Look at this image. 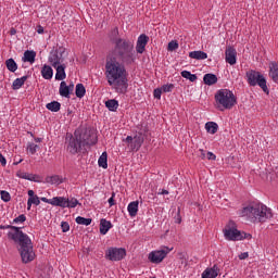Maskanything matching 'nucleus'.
<instances>
[{
  "instance_id": "obj_17",
  "label": "nucleus",
  "mask_w": 278,
  "mask_h": 278,
  "mask_svg": "<svg viewBox=\"0 0 278 278\" xmlns=\"http://www.w3.org/2000/svg\"><path fill=\"white\" fill-rule=\"evenodd\" d=\"M46 184H51L52 186H60V184H64V177L60 175L47 176Z\"/></svg>"
},
{
  "instance_id": "obj_56",
  "label": "nucleus",
  "mask_w": 278,
  "mask_h": 278,
  "mask_svg": "<svg viewBox=\"0 0 278 278\" xmlns=\"http://www.w3.org/2000/svg\"><path fill=\"white\" fill-rule=\"evenodd\" d=\"M114 195H115V193H113L112 197L109 199L110 207H112V205H114Z\"/></svg>"
},
{
  "instance_id": "obj_22",
  "label": "nucleus",
  "mask_w": 278,
  "mask_h": 278,
  "mask_svg": "<svg viewBox=\"0 0 278 278\" xmlns=\"http://www.w3.org/2000/svg\"><path fill=\"white\" fill-rule=\"evenodd\" d=\"M203 83L206 86H214V84H218V77L215 74H205L203 77Z\"/></svg>"
},
{
  "instance_id": "obj_36",
  "label": "nucleus",
  "mask_w": 278,
  "mask_h": 278,
  "mask_svg": "<svg viewBox=\"0 0 278 278\" xmlns=\"http://www.w3.org/2000/svg\"><path fill=\"white\" fill-rule=\"evenodd\" d=\"M31 205H40V198H38V195L28 198L27 210H31Z\"/></svg>"
},
{
  "instance_id": "obj_47",
  "label": "nucleus",
  "mask_w": 278,
  "mask_h": 278,
  "mask_svg": "<svg viewBox=\"0 0 278 278\" xmlns=\"http://www.w3.org/2000/svg\"><path fill=\"white\" fill-rule=\"evenodd\" d=\"M29 173H25V172H17V177H20V179H27Z\"/></svg>"
},
{
  "instance_id": "obj_9",
  "label": "nucleus",
  "mask_w": 278,
  "mask_h": 278,
  "mask_svg": "<svg viewBox=\"0 0 278 278\" xmlns=\"http://www.w3.org/2000/svg\"><path fill=\"white\" fill-rule=\"evenodd\" d=\"M173 251V249L163 248L162 250L153 251L149 254L148 260L152 264H162L164 262V258Z\"/></svg>"
},
{
  "instance_id": "obj_57",
  "label": "nucleus",
  "mask_w": 278,
  "mask_h": 278,
  "mask_svg": "<svg viewBox=\"0 0 278 278\" xmlns=\"http://www.w3.org/2000/svg\"><path fill=\"white\" fill-rule=\"evenodd\" d=\"M10 36H16V28L12 27L10 29Z\"/></svg>"
},
{
  "instance_id": "obj_7",
  "label": "nucleus",
  "mask_w": 278,
  "mask_h": 278,
  "mask_svg": "<svg viewBox=\"0 0 278 278\" xmlns=\"http://www.w3.org/2000/svg\"><path fill=\"white\" fill-rule=\"evenodd\" d=\"M245 75L250 86H260L265 94H269L270 90H268V86L266 85V77L262 73L251 70Z\"/></svg>"
},
{
  "instance_id": "obj_41",
  "label": "nucleus",
  "mask_w": 278,
  "mask_h": 278,
  "mask_svg": "<svg viewBox=\"0 0 278 278\" xmlns=\"http://www.w3.org/2000/svg\"><path fill=\"white\" fill-rule=\"evenodd\" d=\"M168 51H177V49H179V43L175 40H172L169 43H168V47H167Z\"/></svg>"
},
{
  "instance_id": "obj_55",
  "label": "nucleus",
  "mask_w": 278,
  "mask_h": 278,
  "mask_svg": "<svg viewBox=\"0 0 278 278\" xmlns=\"http://www.w3.org/2000/svg\"><path fill=\"white\" fill-rule=\"evenodd\" d=\"M200 151V157H201V160H205V151L203 150V149H200L199 150Z\"/></svg>"
},
{
  "instance_id": "obj_64",
  "label": "nucleus",
  "mask_w": 278,
  "mask_h": 278,
  "mask_svg": "<svg viewBox=\"0 0 278 278\" xmlns=\"http://www.w3.org/2000/svg\"><path fill=\"white\" fill-rule=\"evenodd\" d=\"M178 223H181V217L178 218Z\"/></svg>"
},
{
  "instance_id": "obj_11",
  "label": "nucleus",
  "mask_w": 278,
  "mask_h": 278,
  "mask_svg": "<svg viewBox=\"0 0 278 278\" xmlns=\"http://www.w3.org/2000/svg\"><path fill=\"white\" fill-rule=\"evenodd\" d=\"M127 255V251L123 248H111L106 252V257L111 262H121Z\"/></svg>"
},
{
  "instance_id": "obj_3",
  "label": "nucleus",
  "mask_w": 278,
  "mask_h": 278,
  "mask_svg": "<svg viewBox=\"0 0 278 278\" xmlns=\"http://www.w3.org/2000/svg\"><path fill=\"white\" fill-rule=\"evenodd\" d=\"M66 149L72 155L81 153L86 147L97 144V134L88 128H78L73 135H67Z\"/></svg>"
},
{
  "instance_id": "obj_59",
  "label": "nucleus",
  "mask_w": 278,
  "mask_h": 278,
  "mask_svg": "<svg viewBox=\"0 0 278 278\" xmlns=\"http://www.w3.org/2000/svg\"><path fill=\"white\" fill-rule=\"evenodd\" d=\"M159 194H168V190L163 189L162 192H160Z\"/></svg>"
},
{
  "instance_id": "obj_58",
  "label": "nucleus",
  "mask_w": 278,
  "mask_h": 278,
  "mask_svg": "<svg viewBox=\"0 0 278 278\" xmlns=\"http://www.w3.org/2000/svg\"><path fill=\"white\" fill-rule=\"evenodd\" d=\"M28 197L29 199H34V197H36V194L34 193V190H28Z\"/></svg>"
},
{
  "instance_id": "obj_33",
  "label": "nucleus",
  "mask_w": 278,
  "mask_h": 278,
  "mask_svg": "<svg viewBox=\"0 0 278 278\" xmlns=\"http://www.w3.org/2000/svg\"><path fill=\"white\" fill-rule=\"evenodd\" d=\"M105 106L108 108V110H110V112H116V110H118V102L114 99L108 100L105 102Z\"/></svg>"
},
{
  "instance_id": "obj_28",
  "label": "nucleus",
  "mask_w": 278,
  "mask_h": 278,
  "mask_svg": "<svg viewBox=\"0 0 278 278\" xmlns=\"http://www.w3.org/2000/svg\"><path fill=\"white\" fill-rule=\"evenodd\" d=\"M109 38L112 42V45H116L117 40H125L124 38L118 37V28H113L109 35Z\"/></svg>"
},
{
  "instance_id": "obj_30",
  "label": "nucleus",
  "mask_w": 278,
  "mask_h": 278,
  "mask_svg": "<svg viewBox=\"0 0 278 278\" xmlns=\"http://www.w3.org/2000/svg\"><path fill=\"white\" fill-rule=\"evenodd\" d=\"M7 68L10 71V73H16L18 65L16 64V61L14 59H9L5 61Z\"/></svg>"
},
{
  "instance_id": "obj_60",
  "label": "nucleus",
  "mask_w": 278,
  "mask_h": 278,
  "mask_svg": "<svg viewBox=\"0 0 278 278\" xmlns=\"http://www.w3.org/2000/svg\"><path fill=\"white\" fill-rule=\"evenodd\" d=\"M35 142H42V138H35Z\"/></svg>"
},
{
  "instance_id": "obj_63",
  "label": "nucleus",
  "mask_w": 278,
  "mask_h": 278,
  "mask_svg": "<svg viewBox=\"0 0 278 278\" xmlns=\"http://www.w3.org/2000/svg\"><path fill=\"white\" fill-rule=\"evenodd\" d=\"M230 160H233V156L229 157V159H228V162H230Z\"/></svg>"
},
{
  "instance_id": "obj_1",
  "label": "nucleus",
  "mask_w": 278,
  "mask_h": 278,
  "mask_svg": "<svg viewBox=\"0 0 278 278\" xmlns=\"http://www.w3.org/2000/svg\"><path fill=\"white\" fill-rule=\"evenodd\" d=\"M105 71L109 86H111V88L118 94H125L129 87L125 65L110 56L106 59Z\"/></svg>"
},
{
  "instance_id": "obj_38",
  "label": "nucleus",
  "mask_w": 278,
  "mask_h": 278,
  "mask_svg": "<svg viewBox=\"0 0 278 278\" xmlns=\"http://www.w3.org/2000/svg\"><path fill=\"white\" fill-rule=\"evenodd\" d=\"M40 146L36 144V143H28L27 144V151L30 153V155H35V153H37V151H39Z\"/></svg>"
},
{
  "instance_id": "obj_49",
  "label": "nucleus",
  "mask_w": 278,
  "mask_h": 278,
  "mask_svg": "<svg viewBox=\"0 0 278 278\" xmlns=\"http://www.w3.org/2000/svg\"><path fill=\"white\" fill-rule=\"evenodd\" d=\"M0 163L2 166H5L8 164V161L5 160V156H3V154H1L0 152Z\"/></svg>"
},
{
  "instance_id": "obj_45",
  "label": "nucleus",
  "mask_w": 278,
  "mask_h": 278,
  "mask_svg": "<svg viewBox=\"0 0 278 278\" xmlns=\"http://www.w3.org/2000/svg\"><path fill=\"white\" fill-rule=\"evenodd\" d=\"M153 94H154V99H162V89L160 88L154 89Z\"/></svg>"
},
{
  "instance_id": "obj_15",
  "label": "nucleus",
  "mask_w": 278,
  "mask_h": 278,
  "mask_svg": "<svg viewBox=\"0 0 278 278\" xmlns=\"http://www.w3.org/2000/svg\"><path fill=\"white\" fill-rule=\"evenodd\" d=\"M218 273H220V269L218 268V265H214L211 268H206L202 273V278H217L218 277Z\"/></svg>"
},
{
  "instance_id": "obj_2",
  "label": "nucleus",
  "mask_w": 278,
  "mask_h": 278,
  "mask_svg": "<svg viewBox=\"0 0 278 278\" xmlns=\"http://www.w3.org/2000/svg\"><path fill=\"white\" fill-rule=\"evenodd\" d=\"M0 229L13 230L9 231L8 238H10V240H14L16 244L20 245V253L23 264H29V262H34V260H36V253L34 252V244L31 243V239L29 236H27V233L21 230V227L12 225H0Z\"/></svg>"
},
{
  "instance_id": "obj_61",
  "label": "nucleus",
  "mask_w": 278,
  "mask_h": 278,
  "mask_svg": "<svg viewBox=\"0 0 278 278\" xmlns=\"http://www.w3.org/2000/svg\"><path fill=\"white\" fill-rule=\"evenodd\" d=\"M180 255H181L180 260H185L186 258V255H184V254H180Z\"/></svg>"
},
{
  "instance_id": "obj_18",
  "label": "nucleus",
  "mask_w": 278,
  "mask_h": 278,
  "mask_svg": "<svg viewBox=\"0 0 278 278\" xmlns=\"http://www.w3.org/2000/svg\"><path fill=\"white\" fill-rule=\"evenodd\" d=\"M110 229H112V222H110L105 218H102L100 220V233L102 236H105V233H108V231H110Z\"/></svg>"
},
{
  "instance_id": "obj_39",
  "label": "nucleus",
  "mask_w": 278,
  "mask_h": 278,
  "mask_svg": "<svg viewBox=\"0 0 278 278\" xmlns=\"http://www.w3.org/2000/svg\"><path fill=\"white\" fill-rule=\"evenodd\" d=\"M1 194V199L2 201H4V203H10V201L12 200V197L10 195V192L5 191V190H2L0 192Z\"/></svg>"
},
{
  "instance_id": "obj_16",
  "label": "nucleus",
  "mask_w": 278,
  "mask_h": 278,
  "mask_svg": "<svg viewBox=\"0 0 278 278\" xmlns=\"http://www.w3.org/2000/svg\"><path fill=\"white\" fill-rule=\"evenodd\" d=\"M56 74H55V79L58 81H64V79H66V65L61 64V65H56Z\"/></svg>"
},
{
  "instance_id": "obj_4",
  "label": "nucleus",
  "mask_w": 278,
  "mask_h": 278,
  "mask_svg": "<svg viewBox=\"0 0 278 278\" xmlns=\"http://www.w3.org/2000/svg\"><path fill=\"white\" fill-rule=\"evenodd\" d=\"M111 59H115L129 66L136 62V50H134V41L129 39L117 40L112 50Z\"/></svg>"
},
{
  "instance_id": "obj_10",
  "label": "nucleus",
  "mask_w": 278,
  "mask_h": 278,
  "mask_svg": "<svg viewBox=\"0 0 278 278\" xmlns=\"http://www.w3.org/2000/svg\"><path fill=\"white\" fill-rule=\"evenodd\" d=\"M48 61L51 66H53V68L62 65V63L64 62V51H62V48H60L59 50H52L50 52Z\"/></svg>"
},
{
  "instance_id": "obj_6",
  "label": "nucleus",
  "mask_w": 278,
  "mask_h": 278,
  "mask_svg": "<svg viewBox=\"0 0 278 278\" xmlns=\"http://www.w3.org/2000/svg\"><path fill=\"white\" fill-rule=\"evenodd\" d=\"M215 102L217 110L225 112V110H231V108L238 103V100L236 94H233V91L229 89H219L215 93Z\"/></svg>"
},
{
  "instance_id": "obj_51",
  "label": "nucleus",
  "mask_w": 278,
  "mask_h": 278,
  "mask_svg": "<svg viewBox=\"0 0 278 278\" xmlns=\"http://www.w3.org/2000/svg\"><path fill=\"white\" fill-rule=\"evenodd\" d=\"M249 257V252H243L239 255V260H247Z\"/></svg>"
},
{
  "instance_id": "obj_29",
  "label": "nucleus",
  "mask_w": 278,
  "mask_h": 278,
  "mask_svg": "<svg viewBox=\"0 0 278 278\" xmlns=\"http://www.w3.org/2000/svg\"><path fill=\"white\" fill-rule=\"evenodd\" d=\"M75 94L78 99H84L86 97V87H84V84H77Z\"/></svg>"
},
{
  "instance_id": "obj_27",
  "label": "nucleus",
  "mask_w": 278,
  "mask_h": 278,
  "mask_svg": "<svg viewBox=\"0 0 278 278\" xmlns=\"http://www.w3.org/2000/svg\"><path fill=\"white\" fill-rule=\"evenodd\" d=\"M138 205H139L138 201H134L128 204L127 210H128L129 216L134 217L138 215Z\"/></svg>"
},
{
  "instance_id": "obj_5",
  "label": "nucleus",
  "mask_w": 278,
  "mask_h": 278,
  "mask_svg": "<svg viewBox=\"0 0 278 278\" xmlns=\"http://www.w3.org/2000/svg\"><path fill=\"white\" fill-rule=\"evenodd\" d=\"M241 216H247L252 223H266L268 218H273V212L267 205L253 203L242 210Z\"/></svg>"
},
{
  "instance_id": "obj_14",
  "label": "nucleus",
  "mask_w": 278,
  "mask_h": 278,
  "mask_svg": "<svg viewBox=\"0 0 278 278\" xmlns=\"http://www.w3.org/2000/svg\"><path fill=\"white\" fill-rule=\"evenodd\" d=\"M73 88H75L74 85H66V81H61L59 92L61 97H65L66 99L71 98V92H73Z\"/></svg>"
},
{
  "instance_id": "obj_52",
  "label": "nucleus",
  "mask_w": 278,
  "mask_h": 278,
  "mask_svg": "<svg viewBox=\"0 0 278 278\" xmlns=\"http://www.w3.org/2000/svg\"><path fill=\"white\" fill-rule=\"evenodd\" d=\"M206 157L207 160H216V155L212 152H207Z\"/></svg>"
},
{
  "instance_id": "obj_8",
  "label": "nucleus",
  "mask_w": 278,
  "mask_h": 278,
  "mask_svg": "<svg viewBox=\"0 0 278 278\" xmlns=\"http://www.w3.org/2000/svg\"><path fill=\"white\" fill-rule=\"evenodd\" d=\"M224 237L226 240H230L232 242L242 240V232L238 230V226L236 225V222L229 220V223L224 228Z\"/></svg>"
},
{
  "instance_id": "obj_31",
  "label": "nucleus",
  "mask_w": 278,
  "mask_h": 278,
  "mask_svg": "<svg viewBox=\"0 0 278 278\" xmlns=\"http://www.w3.org/2000/svg\"><path fill=\"white\" fill-rule=\"evenodd\" d=\"M205 129L208 134H216V131H218V124H216V122H207Z\"/></svg>"
},
{
  "instance_id": "obj_24",
  "label": "nucleus",
  "mask_w": 278,
  "mask_h": 278,
  "mask_svg": "<svg viewBox=\"0 0 278 278\" xmlns=\"http://www.w3.org/2000/svg\"><path fill=\"white\" fill-rule=\"evenodd\" d=\"M41 76L43 79H53V68L49 65H43L41 68Z\"/></svg>"
},
{
  "instance_id": "obj_53",
  "label": "nucleus",
  "mask_w": 278,
  "mask_h": 278,
  "mask_svg": "<svg viewBox=\"0 0 278 278\" xmlns=\"http://www.w3.org/2000/svg\"><path fill=\"white\" fill-rule=\"evenodd\" d=\"M37 34H45V27H42L41 25L37 26Z\"/></svg>"
},
{
  "instance_id": "obj_37",
  "label": "nucleus",
  "mask_w": 278,
  "mask_h": 278,
  "mask_svg": "<svg viewBox=\"0 0 278 278\" xmlns=\"http://www.w3.org/2000/svg\"><path fill=\"white\" fill-rule=\"evenodd\" d=\"M181 77H184L185 79H189V81H197L198 79L197 74H192L188 71H182Z\"/></svg>"
},
{
  "instance_id": "obj_54",
  "label": "nucleus",
  "mask_w": 278,
  "mask_h": 278,
  "mask_svg": "<svg viewBox=\"0 0 278 278\" xmlns=\"http://www.w3.org/2000/svg\"><path fill=\"white\" fill-rule=\"evenodd\" d=\"M126 142H128V144L132 146L134 144V138L131 136H128L126 139H125Z\"/></svg>"
},
{
  "instance_id": "obj_26",
  "label": "nucleus",
  "mask_w": 278,
  "mask_h": 278,
  "mask_svg": "<svg viewBox=\"0 0 278 278\" xmlns=\"http://www.w3.org/2000/svg\"><path fill=\"white\" fill-rule=\"evenodd\" d=\"M25 81H27V76L16 78L12 84V89L20 90V88H23V86L25 85Z\"/></svg>"
},
{
  "instance_id": "obj_25",
  "label": "nucleus",
  "mask_w": 278,
  "mask_h": 278,
  "mask_svg": "<svg viewBox=\"0 0 278 278\" xmlns=\"http://www.w3.org/2000/svg\"><path fill=\"white\" fill-rule=\"evenodd\" d=\"M67 199L64 197H54L52 198V205L56 207H66Z\"/></svg>"
},
{
  "instance_id": "obj_44",
  "label": "nucleus",
  "mask_w": 278,
  "mask_h": 278,
  "mask_svg": "<svg viewBox=\"0 0 278 278\" xmlns=\"http://www.w3.org/2000/svg\"><path fill=\"white\" fill-rule=\"evenodd\" d=\"M61 228H62L63 233H66V231H70L71 225H68L67 222H62L61 223Z\"/></svg>"
},
{
  "instance_id": "obj_13",
  "label": "nucleus",
  "mask_w": 278,
  "mask_h": 278,
  "mask_svg": "<svg viewBox=\"0 0 278 278\" xmlns=\"http://www.w3.org/2000/svg\"><path fill=\"white\" fill-rule=\"evenodd\" d=\"M149 42V36L142 34L138 37L136 51L137 53H144V49Z\"/></svg>"
},
{
  "instance_id": "obj_32",
  "label": "nucleus",
  "mask_w": 278,
  "mask_h": 278,
  "mask_svg": "<svg viewBox=\"0 0 278 278\" xmlns=\"http://www.w3.org/2000/svg\"><path fill=\"white\" fill-rule=\"evenodd\" d=\"M47 110L50 112H60V109L62 108V104L58 101H52L46 105Z\"/></svg>"
},
{
  "instance_id": "obj_34",
  "label": "nucleus",
  "mask_w": 278,
  "mask_h": 278,
  "mask_svg": "<svg viewBox=\"0 0 278 278\" xmlns=\"http://www.w3.org/2000/svg\"><path fill=\"white\" fill-rule=\"evenodd\" d=\"M98 165L101 167V168H108V152H103L99 160H98Z\"/></svg>"
},
{
  "instance_id": "obj_23",
  "label": "nucleus",
  "mask_w": 278,
  "mask_h": 278,
  "mask_svg": "<svg viewBox=\"0 0 278 278\" xmlns=\"http://www.w3.org/2000/svg\"><path fill=\"white\" fill-rule=\"evenodd\" d=\"M191 60H207V53L201 50L189 52Z\"/></svg>"
},
{
  "instance_id": "obj_40",
  "label": "nucleus",
  "mask_w": 278,
  "mask_h": 278,
  "mask_svg": "<svg viewBox=\"0 0 278 278\" xmlns=\"http://www.w3.org/2000/svg\"><path fill=\"white\" fill-rule=\"evenodd\" d=\"M79 205V201L75 198H72L71 200L67 199L66 207H77Z\"/></svg>"
},
{
  "instance_id": "obj_19",
  "label": "nucleus",
  "mask_w": 278,
  "mask_h": 278,
  "mask_svg": "<svg viewBox=\"0 0 278 278\" xmlns=\"http://www.w3.org/2000/svg\"><path fill=\"white\" fill-rule=\"evenodd\" d=\"M142 142H144V137H142V135L135 136L132 144L130 146L132 151H138L142 147Z\"/></svg>"
},
{
  "instance_id": "obj_20",
  "label": "nucleus",
  "mask_w": 278,
  "mask_h": 278,
  "mask_svg": "<svg viewBox=\"0 0 278 278\" xmlns=\"http://www.w3.org/2000/svg\"><path fill=\"white\" fill-rule=\"evenodd\" d=\"M22 60L23 62H29V64H34V62H36V51L26 50Z\"/></svg>"
},
{
  "instance_id": "obj_21",
  "label": "nucleus",
  "mask_w": 278,
  "mask_h": 278,
  "mask_svg": "<svg viewBox=\"0 0 278 278\" xmlns=\"http://www.w3.org/2000/svg\"><path fill=\"white\" fill-rule=\"evenodd\" d=\"M269 77H271L273 81H278V63L271 62L269 64Z\"/></svg>"
},
{
  "instance_id": "obj_12",
  "label": "nucleus",
  "mask_w": 278,
  "mask_h": 278,
  "mask_svg": "<svg viewBox=\"0 0 278 278\" xmlns=\"http://www.w3.org/2000/svg\"><path fill=\"white\" fill-rule=\"evenodd\" d=\"M225 60L227 64H230V66L236 65L238 62V51H236V49L231 46L226 47Z\"/></svg>"
},
{
  "instance_id": "obj_62",
  "label": "nucleus",
  "mask_w": 278,
  "mask_h": 278,
  "mask_svg": "<svg viewBox=\"0 0 278 278\" xmlns=\"http://www.w3.org/2000/svg\"><path fill=\"white\" fill-rule=\"evenodd\" d=\"M21 162H23V160H20L18 162H15L14 164L16 165V164H21Z\"/></svg>"
},
{
  "instance_id": "obj_46",
  "label": "nucleus",
  "mask_w": 278,
  "mask_h": 278,
  "mask_svg": "<svg viewBox=\"0 0 278 278\" xmlns=\"http://www.w3.org/2000/svg\"><path fill=\"white\" fill-rule=\"evenodd\" d=\"M28 181H38L39 176L34 174H28L27 178Z\"/></svg>"
},
{
  "instance_id": "obj_35",
  "label": "nucleus",
  "mask_w": 278,
  "mask_h": 278,
  "mask_svg": "<svg viewBox=\"0 0 278 278\" xmlns=\"http://www.w3.org/2000/svg\"><path fill=\"white\" fill-rule=\"evenodd\" d=\"M76 223H77V225H85V227H88L89 225L92 224V218H86V217L78 216V217H76Z\"/></svg>"
},
{
  "instance_id": "obj_50",
  "label": "nucleus",
  "mask_w": 278,
  "mask_h": 278,
  "mask_svg": "<svg viewBox=\"0 0 278 278\" xmlns=\"http://www.w3.org/2000/svg\"><path fill=\"white\" fill-rule=\"evenodd\" d=\"M41 201L43 203H49L50 205H53V199L41 198Z\"/></svg>"
},
{
  "instance_id": "obj_48",
  "label": "nucleus",
  "mask_w": 278,
  "mask_h": 278,
  "mask_svg": "<svg viewBox=\"0 0 278 278\" xmlns=\"http://www.w3.org/2000/svg\"><path fill=\"white\" fill-rule=\"evenodd\" d=\"M251 238H253L251 233L241 232V240H251Z\"/></svg>"
},
{
  "instance_id": "obj_42",
  "label": "nucleus",
  "mask_w": 278,
  "mask_h": 278,
  "mask_svg": "<svg viewBox=\"0 0 278 278\" xmlns=\"http://www.w3.org/2000/svg\"><path fill=\"white\" fill-rule=\"evenodd\" d=\"M173 88H175V85H163L161 87L162 92H173Z\"/></svg>"
},
{
  "instance_id": "obj_43",
  "label": "nucleus",
  "mask_w": 278,
  "mask_h": 278,
  "mask_svg": "<svg viewBox=\"0 0 278 278\" xmlns=\"http://www.w3.org/2000/svg\"><path fill=\"white\" fill-rule=\"evenodd\" d=\"M26 220H27V217L25 216V214H22V215L15 217L13 219V223L18 224V223H25Z\"/></svg>"
}]
</instances>
